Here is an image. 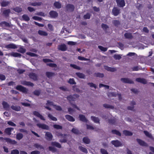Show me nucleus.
I'll use <instances>...</instances> for the list:
<instances>
[{
  "label": "nucleus",
  "mask_w": 154,
  "mask_h": 154,
  "mask_svg": "<svg viewBox=\"0 0 154 154\" xmlns=\"http://www.w3.org/2000/svg\"><path fill=\"white\" fill-rule=\"evenodd\" d=\"M38 33L39 35L42 36H46L48 35V33L46 32L41 30H39Z\"/></svg>",
  "instance_id": "35"
},
{
  "label": "nucleus",
  "mask_w": 154,
  "mask_h": 154,
  "mask_svg": "<svg viewBox=\"0 0 154 154\" xmlns=\"http://www.w3.org/2000/svg\"><path fill=\"white\" fill-rule=\"evenodd\" d=\"M34 146L37 149H44L43 146L38 143H35L34 144Z\"/></svg>",
  "instance_id": "47"
},
{
  "label": "nucleus",
  "mask_w": 154,
  "mask_h": 154,
  "mask_svg": "<svg viewBox=\"0 0 154 154\" xmlns=\"http://www.w3.org/2000/svg\"><path fill=\"white\" fill-rule=\"evenodd\" d=\"M10 4L9 1L6 0H3L1 2V5L2 7H5L7 6Z\"/></svg>",
  "instance_id": "24"
},
{
  "label": "nucleus",
  "mask_w": 154,
  "mask_h": 154,
  "mask_svg": "<svg viewBox=\"0 0 154 154\" xmlns=\"http://www.w3.org/2000/svg\"><path fill=\"white\" fill-rule=\"evenodd\" d=\"M116 121L115 119H112L108 120V123L110 124L114 125L115 124Z\"/></svg>",
  "instance_id": "48"
},
{
  "label": "nucleus",
  "mask_w": 154,
  "mask_h": 154,
  "mask_svg": "<svg viewBox=\"0 0 154 154\" xmlns=\"http://www.w3.org/2000/svg\"><path fill=\"white\" fill-rule=\"evenodd\" d=\"M136 81L140 83L143 84H146L147 83L146 80L143 78H137L136 79Z\"/></svg>",
  "instance_id": "13"
},
{
  "label": "nucleus",
  "mask_w": 154,
  "mask_h": 154,
  "mask_svg": "<svg viewBox=\"0 0 154 154\" xmlns=\"http://www.w3.org/2000/svg\"><path fill=\"white\" fill-rule=\"evenodd\" d=\"M78 59L80 60H85V61H88L90 59H89L86 58H85L84 57H81L79 56L78 57Z\"/></svg>",
  "instance_id": "53"
},
{
  "label": "nucleus",
  "mask_w": 154,
  "mask_h": 154,
  "mask_svg": "<svg viewBox=\"0 0 154 154\" xmlns=\"http://www.w3.org/2000/svg\"><path fill=\"white\" fill-rule=\"evenodd\" d=\"M95 75L96 76L100 78H103L104 76V75L103 74L99 72L95 73Z\"/></svg>",
  "instance_id": "55"
},
{
  "label": "nucleus",
  "mask_w": 154,
  "mask_h": 154,
  "mask_svg": "<svg viewBox=\"0 0 154 154\" xmlns=\"http://www.w3.org/2000/svg\"><path fill=\"white\" fill-rule=\"evenodd\" d=\"M113 57L116 60H119L122 58V57L120 55L117 54H114L113 56Z\"/></svg>",
  "instance_id": "49"
},
{
  "label": "nucleus",
  "mask_w": 154,
  "mask_h": 154,
  "mask_svg": "<svg viewBox=\"0 0 154 154\" xmlns=\"http://www.w3.org/2000/svg\"><path fill=\"white\" fill-rule=\"evenodd\" d=\"M136 140L139 144L140 146H148L147 143L140 139L137 138L136 139Z\"/></svg>",
  "instance_id": "12"
},
{
  "label": "nucleus",
  "mask_w": 154,
  "mask_h": 154,
  "mask_svg": "<svg viewBox=\"0 0 154 154\" xmlns=\"http://www.w3.org/2000/svg\"><path fill=\"white\" fill-rule=\"evenodd\" d=\"M100 152L102 154H108L107 151L103 149H100Z\"/></svg>",
  "instance_id": "64"
},
{
  "label": "nucleus",
  "mask_w": 154,
  "mask_h": 154,
  "mask_svg": "<svg viewBox=\"0 0 154 154\" xmlns=\"http://www.w3.org/2000/svg\"><path fill=\"white\" fill-rule=\"evenodd\" d=\"M2 105L3 108L6 109H7L9 108V104L7 102L5 101H3L2 102Z\"/></svg>",
  "instance_id": "37"
},
{
  "label": "nucleus",
  "mask_w": 154,
  "mask_h": 154,
  "mask_svg": "<svg viewBox=\"0 0 154 154\" xmlns=\"http://www.w3.org/2000/svg\"><path fill=\"white\" fill-rule=\"evenodd\" d=\"M83 141L86 144H88L91 142L90 140L87 137H85L83 138Z\"/></svg>",
  "instance_id": "29"
},
{
  "label": "nucleus",
  "mask_w": 154,
  "mask_h": 154,
  "mask_svg": "<svg viewBox=\"0 0 154 154\" xmlns=\"http://www.w3.org/2000/svg\"><path fill=\"white\" fill-rule=\"evenodd\" d=\"M29 75L31 79H32L35 81L37 80V76L35 73L33 72L30 73Z\"/></svg>",
  "instance_id": "22"
},
{
  "label": "nucleus",
  "mask_w": 154,
  "mask_h": 154,
  "mask_svg": "<svg viewBox=\"0 0 154 154\" xmlns=\"http://www.w3.org/2000/svg\"><path fill=\"white\" fill-rule=\"evenodd\" d=\"M112 12L114 16H116L120 13V10L116 7H114L112 10Z\"/></svg>",
  "instance_id": "10"
},
{
  "label": "nucleus",
  "mask_w": 154,
  "mask_h": 154,
  "mask_svg": "<svg viewBox=\"0 0 154 154\" xmlns=\"http://www.w3.org/2000/svg\"><path fill=\"white\" fill-rule=\"evenodd\" d=\"M65 117L66 119L69 121L73 122L75 121V119L72 116L69 115H65Z\"/></svg>",
  "instance_id": "21"
},
{
  "label": "nucleus",
  "mask_w": 154,
  "mask_h": 154,
  "mask_svg": "<svg viewBox=\"0 0 154 154\" xmlns=\"http://www.w3.org/2000/svg\"><path fill=\"white\" fill-rule=\"evenodd\" d=\"M124 36L126 38L131 39L133 38L132 34L130 33H125L124 34Z\"/></svg>",
  "instance_id": "27"
},
{
  "label": "nucleus",
  "mask_w": 154,
  "mask_h": 154,
  "mask_svg": "<svg viewBox=\"0 0 154 154\" xmlns=\"http://www.w3.org/2000/svg\"><path fill=\"white\" fill-rule=\"evenodd\" d=\"M79 117L80 120L83 122H87L88 121V119L86 118L85 116L82 114L79 115Z\"/></svg>",
  "instance_id": "17"
},
{
  "label": "nucleus",
  "mask_w": 154,
  "mask_h": 154,
  "mask_svg": "<svg viewBox=\"0 0 154 154\" xmlns=\"http://www.w3.org/2000/svg\"><path fill=\"white\" fill-rule=\"evenodd\" d=\"M79 94H74L73 95H69L66 98L67 100L71 103V101H74L75 100L76 98L79 97Z\"/></svg>",
  "instance_id": "1"
},
{
  "label": "nucleus",
  "mask_w": 154,
  "mask_h": 154,
  "mask_svg": "<svg viewBox=\"0 0 154 154\" xmlns=\"http://www.w3.org/2000/svg\"><path fill=\"white\" fill-rule=\"evenodd\" d=\"M42 4V3L41 2H32L30 4V5L32 6H40Z\"/></svg>",
  "instance_id": "43"
},
{
  "label": "nucleus",
  "mask_w": 154,
  "mask_h": 154,
  "mask_svg": "<svg viewBox=\"0 0 154 154\" xmlns=\"http://www.w3.org/2000/svg\"><path fill=\"white\" fill-rule=\"evenodd\" d=\"M11 55L15 57H20L21 56V54L17 52H13L12 53Z\"/></svg>",
  "instance_id": "41"
},
{
  "label": "nucleus",
  "mask_w": 154,
  "mask_h": 154,
  "mask_svg": "<svg viewBox=\"0 0 154 154\" xmlns=\"http://www.w3.org/2000/svg\"><path fill=\"white\" fill-rule=\"evenodd\" d=\"M53 127L57 129H62V126L54 124L53 125Z\"/></svg>",
  "instance_id": "52"
},
{
  "label": "nucleus",
  "mask_w": 154,
  "mask_h": 154,
  "mask_svg": "<svg viewBox=\"0 0 154 154\" xmlns=\"http://www.w3.org/2000/svg\"><path fill=\"white\" fill-rule=\"evenodd\" d=\"M79 149L81 151L83 152H84L86 154H87L88 153V151L87 149L81 146H79Z\"/></svg>",
  "instance_id": "28"
},
{
  "label": "nucleus",
  "mask_w": 154,
  "mask_h": 154,
  "mask_svg": "<svg viewBox=\"0 0 154 154\" xmlns=\"http://www.w3.org/2000/svg\"><path fill=\"white\" fill-rule=\"evenodd\" d=\"M113 24L116 26H118L120 24L119 21L117 20H114L112 22Z\"/></svg>",
  "instance_id": "63"
},
{
  "label": "nucleus",
  "mask_w": 154,
  "mask_h": 154,
  "mask_svg": "<svg viewBox=\"0 0 154 154\" xmlns=\"http://www.w3.org/2000/svg\"><path fill=\"white\" fill-rule=\"evenodd\" d=\"M26 51L25 49L22 47H20L18 50V51L22 53H24Z\"/></svg>",
  "instance_id": "57"
},
{
  "label": "nucleus",
  "mask_w": 154,
  "mask_h": 154,
  "mask_svg": "<svg viewBox=\"0 0 154 154\" xmlns=\"http://www.w3.org/2000/svg\"><path fill=\"white\" fill-rule=\"evenodd\" d=\"M116 2L118 7L123 8L125 6V0H116Z\"/></svg>",
  "instance_id": "5"
},
{
  "label": "nucleus",
  "mask_w": 154,
  "mask_h": 154,
  "mask_svg": "<svg viewBox=\"0 0 154 154\" xmlns=\"http://www.w3.org/2000/svg\"><path fill=\"white\" fill-rule=\"evenodd\" d=\"M103 106L106 109L110 108L112 109H113L114 108V106H113L107 104H103Z\"/></svg>",
  "instance_id": "39"
},
{
  "label": "nucleus",
  "mask_w": 154,
  "mask_h": 154,
  "mask_svg": "<svg viewBox=\"0 0 154 154\" xmlns=\"http://www.w3.org/2000/svg\"><path fill=\"white\" fill-rule=\"evenodd\" d=\"M123 132V134L126 136H131L133 135V133L131 132L128 130H124Z\"/></svg>",
  "instance_id": "31"
},
{
  "label": "nucleus",
  "mask_w": 154,
  "mask_h": 154,
  "mask_svg": "<svg viewBox=\"0 0 154 154\" xmlns=\"http://www.w3.org/2000/svg\"><path fill=\"white\" fill-rule=\"evenodd\" d=\"M59 50L62 51H66L67 49L66 45L65 44L59 45L58 46Z\"/></svg>",
  "instance_id": "14"
},
{
  "label": "nucleus",
  "mask_w": 154,
  "mask_h": 154,
  "mask_svg": "<svg viewBox=\"0 0 154 154\" xmlns=\"http://www.w3.org/2000/svg\"><path fill=\"white\" fill-rule=\"evenodd\" d=\"M54 107L57 110L61 111L62 108L60 106L55 105H54Z\"/></svg>",
  "instance_id": "54"
},
{
  "label": "nucleus",
  "mask_w": 154,
  "mask_h": 154,
  "mask_svg": "<svg viewBox=\"0 0 154 154\" xmlns=\"http://www.w3.org/2000/svg\"><path fill=\"white\" fill-rule=\"evenodd\" d=\"M23 20L26 21H28L30 20L29 17L26 14H23L22 16Z\"/></svg>",
  "instance_id": "44"
},
{
  "label": "nucleus",
  "mask_w": 154,
  "mask_h": 154,
  "mask_svg": "<svg viewBox=\"0 0 154 154\" xmlns=\"http://www.w3.org/2000/svg\"><path fill=\"white\" fill-rule=\"evenodd\" d=\"M13 128H7L5 129V132L7 134L10 135L11 134V132L12 130H14Z\"/></svg>",
  "instance_id": "20"
},
{
  "label": "nucleus",
  "mask_w": 154,
  "mask_h": 154,
  "mask_svg": "<svg viewBox=\"0 0 154 154\" xmlns=\"http://www.w3.org/2000/svg\"><path fill=\"white\" fill-rule=\"evenodd\" d=\"M11 108L13 110L16 111H19L21 110V107L18 105L16 106L12 105L11 106Z\"/></svg>",
  "instance_id": "23"
},
{
  "label": "nucleus",
  "mask_w": 154,
  "mask_h": 154,
  "mask_svg": "<svg viewBox=\"0 0 154 154\" xmlns=\"http://www.w3.org/2000/svg\"><path fill=\"white\" fill-rule=\"evenodd\" d=\"M16 89L26 94L27 93L28 91V90L27 89L21 85H17L16 87Z\"/></svg>",
  "instance_id": "4"
},
{
  "label": "nucleus",
  "mask_w": 154,
  "mask_h": 154,
  "mask_svg": "<svg viewBox=\"0 0 154 154\" xmlns=\"http://www.w3.org/2000/svg\"><path fill=\"white\" fill-rule=\"evenodd\" d=\"M76 75L79 78L81 79H85V75L82 73L79 72H77L75 73Z\"/></svg>",
  "instance_id": "34"
},
{
  "label": "nucleus",
  "mask_w": 154,
  "mask_h": 154,
  "mask_svg": "<svg viewBox=\"0 0 154 154\" xmlns=\"http://www.w3.org/2000/svg\"><path fill=\"white\" fill-rule=\"evenodd\" d=\"M46 75L48 78H50L54 75V73L52 72H46Z\"/></svg>",
  "instance_id": "45"
},
{
  "label": "nucleus",
  "mask_w": 154,
  "mask_h": 154,
  "mask_svg": "<svg viewBox=\"0 0 154 154\" xmlns=\"http://www.w3.org/2000/svg\"><path fill=\"white\" fill-rule=\"evenodd\" d=\"M51 145L52 146H56L59 148H60L61 147V144L59 143L56 141L52 142L51 143Z\"/></svg>",
  "instance_id": "25"
},
{
  "label": "nucleus",
  "mask_w": 154,
  "mask_h": 154,
  "mask_svg": "<svg viewBox=\"0 0 154 154\" xmlns=\"http://www.w3.org/2000/svg\"><path fill=\"white\" fill-rule=\"evenodd\" d=\"M11 12L10 9L4 10L2 12V14L5 17H8Z\"/></svg>",
  "instance_id": "26"
},
{
  "label": "nucleus",
  "mask_w": 154,
  "mask_h": 154,
  "mask_svg": "<svg viewBox=\"0 0 154 154\" xmlns=\"http://www.w3.org/2000/svg\"><path fill=\"white\" fill-rule=\"evenodd\" d=\"M6 48H7L15 49L17 48L16 45L14 44H10L7 45Z\"/></svg>",
  "instance_id": "32"
},
{
  "label": "nucleus",
  "mask_w": 154,
  "mask_h": 154,
  "mask_svg": "<svg viewBox=\"0 0 154 154\" xmlns=\"http://www.w3.org/2000/svg\"><path fill=\"white\" fill-rule=\"evenodd\" d=\"M19 151L17 149H13L11 152V154H19Z\"/></svg>",
  "instance_id": "61"
},
{
  "label": "nucleus",
  "mask_w": 154,
  "mask_h": 154,
  "mask_svg": "<svg viewBox=\"0 0 154 154\" xmlns=\"http://www.w3.org/2000/svg\"><path fill=\"white\" fill-rule=\"evenodd\" d=\"M13 10L15 12L18 13L21 12L22 11V8L19 7H16L14 8Z\"/></svg>",
  "instance_id": "40"
},
{
  "label": "nucleus",
  "mask_w": 154,
  "mask_h": 154,
  "mask_svg": "<svg viewBox=\"0 0 154 154\" xmlns=\"http://www.w3.org/2000/svg\"><path fill=\"white\" fill-rule=\"evenodd\" d=\"M53 136L51 133L49 132H46L45 134V138L48 141L52 140Z\"/></svg>",
  "instance_id": "7"
},
{
  "label": "nucleus",
  "mask_w": 154,
  "mask_h": 154,
  "mask_svg": "<svg viewBox=\"0 0 154 154\" xmlns=\"http://www.w3.org/2000/svg\"><path fill=\"white\" fill-rule=\"evenodd\" d=\"M144 133L145 134V135L151 139L152 138V136L148 131H144Z\"/></svg>",
  "instance_id": "46"
},
{
  "label": "nucleus",
  "mask_w": 154,
  "mask_h": 154,
  "mask_svg": "<svg viewBox=\"0 0 154 154\" xmlns=\"http://www.w3.org/2000/svg\"><path fill=\"white\" fill-rule=\"evenodd\" d=\"M88 85L90 86L91 87H94L95 89L97 88L96 85L93 83L89 82L88 83Z\"/></svg>",
  "instance_id": "60"
},
{
  "label": "nucleus",
  "mask_w": 154,
  "mask_h": 154,
  "mask_svg": "<svg viewBox=\"0 0 154 154\" xmlns=\"http://www.w3.org/2000/svg\"><path fill=\"white\" fill-rule=\"evenodd\" d=\"M112 132L113 134H116L119 136H121V133L118 131L116 130H112Z\"/></svg>",
  "instance_id": "36"
},
{
  "label": "nucleus",
  "mask_w": 154,
  "mask_h": 154,
  "mask_svg": "<svg viewBox=\"0 0 154 154\" xmlns=\"http://www.w3.org/2000/svg\"><path fill=\"white\" fill-rule=\"evenodd\" d=\"M91 119L95 123H100V120L98 118L95 116H91Z\"/></svg>",
  "instance_id": "33"
},
{
  "label": "nucleus",
  "mask_w": 154,
  "mask_h": 154,
  "mask_svg": "<svg viewBox=\"0 0 154 154\" xmlns=\"http://www.w3.org/2000/svg\"><path fill=\"white\" fill-rule=\"evenodd\" d=\"M5 140L6 142L12 144H16L17 143V142L15 140H12L11 139L8 138H5Z\"/></svg>",
  "instance_id": "18"
},
{
  "label": "nucleus",
  "mask_w": 154,
  "mask_h": 154,
  "mask_svg": "<svg viewBox=\"0 0 154 154\" xmlns=\"http://www.w3.org/2000/svg\"><path fill=\"white\" fill-rule=\"evenodd\" d=\"M91 14L89 13H87L83 16V18L85 19H89L91 18Z\"/></svg>",
  "instance_id": "42"
},
{
  "label": "nucleus",
  "mask_w": 154,
  "mask_h": 154,
  "mask_svg": "<svg viewBox=\"0 0 154 154\" xmlns=\"http://www.w3.org/2000/svg\"><path fill=\"white\" fill-rule=\"evenodd\" d=\"M49 14L51 18H55L58 16V13L56 11H51L49 12Z\"/></svg>",
  "instance_id": "15"
},
{
  "label": "nucleus",
  "mask_w": 154,
  "mask_h": 154,
  "mask_svg": "<svg viewBox=\"0 0 154 154\" xmlns=\"http://www.w3.org/2000/svg\"><path fill=\"white\" fill-rule=\"evenodd\" d=\"M41 92V91L40 90H35L34 91L33 94L34 95L38 96L40 95Z\"/></svg>",
  "instance_id": "56"
},
{
  "label": "nucleus",
  "mask_w": 154,
  "mask_h": 154,
  "mask_svg": "<svg viewBox=\"0 0 154 154\" xmlns=\"http://www.w3.org/2000/svg\"><path fill=\"white\" fill-rule=\"evenodd\" d=\"M36 125L39 128H41L43 129L48 130L49 129V127L48 125L45 124L38 123Z\"/></svg>",
  "instance_id": "6"
},
{
  "label": "nucleus",
  "mask_w": 154,
  "mask_h": 154,
  "mask_svg": "<svg viewBox=\"0 0 154 154\" xmlns=\"http://www.w3.org/2000/svg\"><path fill=\"white\" fill-rule=\"evenodd\" d=\"M54 6L57 8L60 9L61 8L62 5L59 2H55L54 4Z\"/></svg>",
  "instance_id": "30"
},
{
  "label": "nucleus",
  "mask_w": 154,
  "mask_h": 154,
  "mask_svg": "<svg viewBox=\"0 0 154 154\" xmlns=\"http://www.w3.org/2000/svg\"><path fill=\"white\" fill-rule=\"evenodd\" d=\"M48 116V117L51 119L52 120L55 121H57V118L53 116L51 114H49Z\"/></svg>",
  "instance_id": "51"
},
{
  "label": "nucleus",
  "mask_w": 154,
  "mask_h": 154,
  "mask_svg": "<svg viewBox=\"0 0 154 154\" xmlns=\"http://www.w3.org/2000/svg\"><path fill=\"white\" fill-rule=\"evenodd\" d=\"M121 80L123 82L125 83L130 84H132L134 83L133 81L128 78H122L121 79Z\"/></svg>",
  "instance_id": "8"
},
{
  "label": "nucleus",
  "mask_w": 154,
  "mask_h": 154,
  "mask_svg": "<svg viewBox=\"0 0 154 154\" xmlns=\"http://www.w3.org/2000/svg\"><path fill=\"white\" fill-rule=\"evenodd\" d=\"M98 47L101 51L104 52L106 51L107 50L106 48H105L101 46H99Z\"/></svg>",
  "instance_id": "59"
},
{
  "label": "nucleus",
  "mask_w": 154,
  "mask_h": 154,
  "mask_svg": "<svg viewBox=\"0 0 154 154\" xmlns=\"http://www.w3.org/2000/svg\"><path fill=\"white\" fill-rule=\"evenodd\" d=\"M75 8V6L73 5L68 4L65 6L66 11L72 12H73Z\"/></svg>",
  "instance_id": "3"
},
{
  "label": "nucleus",
  "mask_w": 154,
  "mask_h": 154,
  "mask_svg": "<svg viewBox=\"0 0 154 154\" xmlns=\"http://www.w3.org/2000/svg\"><path fill=\"white\" fill-rule=\"evenodd\" d=\"M70 66L76 69L80 70L81 69V68L80 67L75 64H70Z\"/></svg>",
  "instance_id": "50"
},
{
  "label": "nucleus",
  "mask_w": 154,
  "mask_h": 154,
  "mask_svg": "<svg viewBox=\"0 0 154 154\" xmlns=\"http://www.w3.org/2000/svg\"><path fill=\"white\" fill-rule=\"evenodd\" d=\"M48 26L49 31H53V26L50 23L48 24Z\"/></svg>",
  "instance_id": "62"
},
{
  "label": "nucleus",
  "mask_w": 154,
  "mask_h": 154,
  "mask_svg": "<svg viewBox=\"0 0 154 154\" xmlns=\"http://www.w3.org/2000/svg\"><path fill=\"white\" fill-rule=\"evenodd\" d=\"M22 84L23 85L29 86L33 87L34 86V84L30 82H27L26 81H23L22 82Z\"/></svg>",
  "instance_id": "19"
},
{
  "label": "nucleus",
  "mask_w": 154,
  "mask_h": 154,
  "mask_svg": "<svg viewBox=\"0 0 154 154\" xmlns=\"http://www.w3.org/2000/svg\"><path fill=\"white\" fill-rule=\"evenodd\" d=\"M68 82L72 85L75 84H76L73 79H70L68 81Z\"/></svg>",
  "instance_id": "58"
},
{
  "label": "nucleus",
  "mask_w": 154,
  "mask_h": 154,
  "mask_svg": "<svg viewBox=\"0 0 154 154\" xmlns=\"http://www.w3.org/2000/svg\"><path fill=\"white\" fill-rule=\"evenodd\" d=\"M111 143L115 147H119L122 145L121 143L118 140H113L111 141Z\"/></svg>",
  "instance_id": "9"
},
{
  "label": "nucleus",
  "mask_w": 154,
  "mask_h": 154,
  "mask_svg": "<svg viewBox=\"0 0 154 154\" xmlns=\"http://www.w3.org/2000/svg\"><path fill=\"white\" fill-rule=\"evenodd\" d=\"M33 114L34 116L39 118L41 120H45V119L44 117L42 115L40 114L38 112L36 111H34L33 112Z\"/></svg>",
  "instance_id": "11"
},
{
  "label": "nucleus",
  "mask_w": 154,
  "mask_h": 154,
  "mask_svg": "<svg viewBox=\"0 0 154 154\" xmlns=\"http://www.w3.org/2000/svg\"><path fill=\"white\" fill-rule=\"evenodd\" d=\"M104 68L108 71L114 72L116 71V69L114 68H112L108 66H104Z\"/></svg>",
  "instance_id": "16"
},
{
  "label": "nucleus",
  "mask_w": 154,
  "mask_h": 154,
  "mask_svg": "<svg viewBox=\"0 0 154 154\" xmlns=\"http://www.w3.org/2000/svg\"><path fill=\"white\" fill-rule=\"evenodd\" d=\"M67 134H63L61 133H59L58 136H60V137L61 138L59 142L61 143H66L67 141Z\"/></svg>",
  "instance_id": "2"
},
{
  "label": "nucleus",
  "mask_w": 154,
  "mask_h": 154,
  "mask_svg": "<svg viewBox=\"0 0 154 154\" xmlns=\"http://www.w3.org/2000/svg\"><path fill=\"white\" fill-rule=\"evenodd\" d=\"M23 137V135L22 134L19 133H17L16 136V138L17 140H21Z\"/></svg>",
  "instance_id": "38"
}]
</instances>
